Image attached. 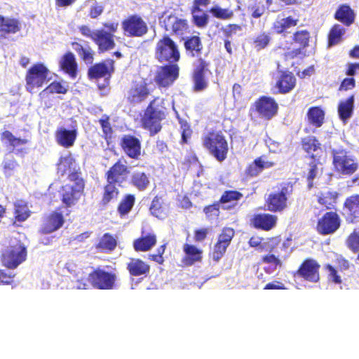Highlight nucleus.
I'll list each match as a JSON object with an SVG mask.
<instances>
[{"instance_id": "obj_8", "label": "nucleus", "mask_w": 359, "mask_h": 359, "mask_svg": "<svg viewBox=\"0 0 359 359\" xmlns=\"http://www.w3.org/2000/svg\"><path fill=\"white\" fill-rule=\"evenodd\" d=\"M69 180L73 184H66L61 187L60 198L65 207L74 205L83 194L85 181L76 172L69 175Z\"/></svg>"}, {"instance_id": "obj_15", "label": "nucleus", "mask_w": 359, "mask_h": 359, "mask_svg": "<svg viewBox=\"0 0 359 359\" xmlns=\"http://www.w3.org/2000/svg\"><path fill=\"white\" fill-rule=\"evenodd\" d=\"M320 265L316 259L306 258L293 272V276L307 282L316 283L320 280Z\"/></svg>"}, {"instance_id": "obj_12", "label": "nucleus", "mask_w": 359, "mask_h": 359, "mask_svg": "<svg viewBox=\"0 0 359 359\" xmlns=\"http://www.w3.org/2000/svg\"><path fill=\"white\" fill-rule=\"evenodd\" d=\"M160 24L165 32L177 37L182 38L189 31L188 20L175 13L164 12L160 18Z\"/></svg>"}, {"instance_id": "obj_13", "label": "nucleus", "mask_w": 359, "mask_h": 359, "mask_svg": "<svg viewBox=\"0 0 359 359\" xmlns=\"http://www.w3.org/2000/svg\"><path fill=\"white\" fill-rule=\"evenodd\" d=\"M121 28L125 36L141 38L149 32L147 22L138 14L128 15L121 21Z\"/></svg>"}, {"instance_id": "obj_22", "label": "nucleus", "mask_w": 359, "mask_h": 359, "mask_svg": "<svg viewBox=\"0 0 359 359\" xmlns=\"http://www.w3.org/2000/svg\"><path fill=\"white\" fill-rule=\"evenodd\" d=\"M211 0H193L190 8L191 21L198 28L205 27L209 22V15L202 8H206Z\"/></svg>"}, {"instance_id": "obj_57", "label": "nucleus", "mask_w": 359, "mask_h": 359, "mask_svg": "<svg viewBox=\"0 0 359 359\" xmlns=\"http://www.w3.org/2000/svg\"><path fill=\"white\" fill-rule=\"evenodd\" d=\"M242 30V27L240 25L231 23L225 27H222L221 31L224 36V39L231 40L238 32Z\"/></svg>"}, {"instance_id": "obj_47", "label": "nucleus", "mask_w": 359, "mask_h": 359, "mask_svg": "<svg viewBox=\"0 0 359 359\" xmlns=\"http://www.w3.org/2000/svg\"><path fill=\"white\" fill-rule=\"evenodd\" d=\"M116 246V239L109 233H105L100 238L95 248L103 252H111Z\"/></svg>"}, {"instance_id": "obj_56", "label": "nucleus", "mask_w": 359, "mask_h": 359, "mask_svg": "<svg viewBox=\"0 0 359 359\" xmlns=\"http://www.w3.org/2000/svg\"><path fill=\"white\" fill-rule=\"evenodd\" d=\"M1 140L9 149H13L15 147L21 144V140L15 138L9 131H5L2 133Z\"/></svg>"}, {"instance_id": "obj_51", "label": "nucleus", "mask_w": 359, "mask_h": 359, "mask_svg": "<svg viewBox=\"0 0 359 359\" xmlns=\"http://www.w3.org/2000/svg\"><path fill=\"white\" fill-rule=\"evenodd\" d=\"M261 262L264 264H271V266L269 268H265L264 271L270 273L272 271H270L271 269L273 271H275L278 267H282L283 262L278 255H276L273 253H268L264 255L261 258Z\"/></svg>"}, {"instance_id": "obj_39", "label": "nucleus", "mask_w": 359, "mask_h": 359, "mask_svg": "<svg viewBox=\"0 0 359 359\" xmlns=\"http://www.w3.org/2000/svg\"><path fill=\"white\" fill-rule=\"evenodd\" d=\"M306 118L309 125L315 128H320L325 123V112L320 106L309 108Z\"/></svg>"}, {"instance_id": "obj_25", "label": "nucleus", "mask_w": 359, "mask_h": 359, "mask_svg": "<svg viewBox=\"0 0 359 359\" xmlns=\"http://www.w3.org/2000/svg\"><path fill=\"white\" fill-rule=\"evenodd\" d=\"M297 85V79L291 72L285 70L280 71L274 87L279 94H287L294 89Z\"/></svg>"}, {"instance_id": "obj_54", "label": "nucleus", "mask_w": 359, "mask_h": 359, "mask_svg": "<svg viewBox=\"0 0 359 359\" xmlns=\"http://www.w3.org/2000/svg\"><path fill=\"white\" fill-rule=\"evenodd\" d=\"M99 123L101 126L103 133L102 137L107 141V143L111 141L113 135V129L109 122V116L104 115L100 120Z\"/></svg>"}, {"instance_id": "obj_18", "label": "nucleus", "mask_w": 359, "mask_h": 359, "mask_svg": "<svg viewBox=\"0 0 359 359\" xmlns=\"http://www.w3.org/2000/svg\"><path fill=\"white\" fill-rule=\"evenodd\" d=\"M235 232L232 228L224 227L219 234L217 241L213 246L210 257L215 263L218 262L225 255L227 248L234 236Z\"/></svg>"}, {"instance_id": "obj_23", "label": "nucleus", "mask_w": 359, "mask_h": 359, "mask_svg": "<svg viewBox=\"0 0 359 359\" xmlns=\"http://www.w3.org/2000/svg\"><path fill=\"white\" fill-rule=\"evenodd\" d=\"M342 208L343 216L348 224L359 222V194H353L346 197Z\"/></svg>"}, {"instance_id": "obj_2", "label": "nucleus", "mask_w": 359, "mask_h": 359, "mask_svg": "<svg viewBox=\"0 0 359 359\" xmlns=\"http://www.w3.org/2000/svg\"><path fill=\"white\" fill-rule=\"evenodd\" d=\"M302 150L309 160L306 180L309 188L313 187V180L318 175V166L322 164L321 160L325 158L326 152L318 139L313 135L302 137L300 140Z\"/></svg>"}, {"instance_id": "obj_17", "label": "nucleus", "mask_w": 359, "mask_h": 359, "mask_svg": "<svg viewBox=\"0 0 359 359\" xmlns=\"http://www.w3.org/2000/svg\"><path fill=\"white\" fill-rule=\"evenodd\" d=\"M341 224L339 215L336 211H327L318 219L316 229L320 235H331L338 231Z\"/></svg>"}, {"instance_id": "obj_5", "label": "nucleus", "mask_w": 359, "mask_h": 359, "mask_svg": "<svg viewBox=\"0 0 359 359\" xmlns=\"http://www.w3.org/2000/svg\"><path fill=\"white\" fill-rule=\"evenodd\" d=\"M294 191V184L290 182L278 184L265 198L266 210L273 212H282L287 208L288 199Z\"/></svg>"}, {"instance_id": "obj_48", "label": "nucleus", "mask_w": 359, "mask_h": 359, "mask_svg": "<svg viewBox=\"0 0 359 359\" xmlns=\"http://www.w3.org/2000/svg\"><path fill=\"white\" fill-rule=\"evenodd\" d=\"M346 29L339 24H334L330 28L327 35L328 46H333L338 44L345 34Z\"/></svg>"}, {"instance_id": "obj_53", "label": "nucleus", "mask_w": 359, "mask_h": 359, "mask_svg": "<svg viewBox=\"0 0 359 359\" xmlns=\"http://www.w3.org/2000/svg\"><path fill=\"white\" fill-rule=\"evenodd\" d=\"M271 41V36L269 33L263 32L258 34L252 40V45L257 50L266 48Z\"/></svg>"}, {"instance_id": "obj_28", "label": "nucleus", "mask_w": 359, "mask_h": 359, "mask_svg": "<svg viewBox=\"0 0 359 359\" xmlns=\"http://www.w3.org/2000/svg\"><path fill=\"white\" fill-rule=\"evenodd\" d=\"M65 218L62 212L53 211L44 219L42 231L45 233H50L62 226Z\"/></svg>"}, {"instance_id": "obj_60", "label": "nucleus", "mask_w": 359, "mask_h": 359, "mask_svg": "<svg viewBox=\"0 0 359 359\" xmlns=\"http://www.w3.org/2000/svg\"><path fill=\"white\" fill-rule=\"evenodd\" d=\"M220 204L219 200L215 201L211 205H208L204 207L203 212L207 217H217L220 213Z\"/></svg>"}, {"instance_id": "obj_6", "label": "nucleus", "mask_w": 359, "mask_h": 359, "mask_svg": "<svg viewBox=\"0 0 359 359\" xmlns=\"http://www.w3.org/2000/svg\"><path fill=\"white\" fill-rule=\"evenodd\" d=\"M202 144L218 162L222 163L226 159L229 144L221 130H210L203 135Z\"/></svg>"}, {"instance_id": "obj_58", "label": "nucleus", "mask_w": 359, "mask_h": 359, "mask_svg": "<svg viewBox=\"0 0 359 359\" xmlns=\"http://www.w3.org/2000/svg\"><path fill=\"white\" fill-rule=\"evenodd\" d=\"M347 246L355 253L359 251V231L354 230L348 236Z\"/></svg>"}, {"instance_id": "obj_64", "label": "nucleus", "mask_w": 359, "mask_h": 359, "mask_svg": "<svg viewBox=\"0 0 359 359\" xmlns=\"http://www.w3.org/2000/svg\"><path fill=\"white\" fill-rule=\"evenodd\" d=\"M266 4L272 12H278L286 6L283 0H266Z\"/></svg>"}, {"instance_id": "obj_61", "label": "nucleus", "mask_w": 359, "mask_h": 359, "mask_svg": "<svg viewBox=\"0 0 359 359\" xmlns=\"http://www.w3.org/2000/svg\"><path fill=\"white\" fill-rule=\"evenodd\" d=\"M165 248L166 243L161 245L157 248L156 253L148 255V259L155 262L158 264H163L164 262L163 255L165 252Z\"/></svg>"}, {"instance_id": "obj_10", "label": "nucleus", "mask_w": 359, "mask_h": 359, "mask_svg": "<svg viewBox=\"0 0 359 359\" xmlns=\"http://www.w3.org/2000/svg\"><path fill=\"white\" fill-rule=\"evenodd\" d=\"M50 73L48 68L42 62H36L32 65L27 70L25 75L27 90L32 93L47 83L50 80Z\"/></svg>"}, {"instance_id": "obj_43", "label": "nucleus", "mask_w": 359, "mask_h": 359, "mask_svg": "<svg viewBox=\"0 0 359 359\" xmlns=\"http://www.w3.org/2000/svg\"><path fill=\"white\" fill-rule=\"evenodd\" d=\"M120 191L118 185L111 182H107L103 187V192L100 201L101 207H106L111 201L115 200L119 196Z\"/></svg>"}, {"instance_id": "obj_33", "label": "nucleus", "mask_w": 359, "mask_h": 359, "mask_svg": "<svg viewBox=\"0 0 359 359\" xmlns=\"http://www.w3.org/2000/svg\"><path fill=\"white\" fill-rule=\"evenodd\" d=\"M156 236L154 233L144 234L142 231L141 236L134 240L133 246L136 252H147L156 244Z\"/></svg>"}, {"instance_id": "obj_49", "label": "nucleus", "mask_w": 359, "mask_h": 359, "mask_svg": "<svg viewBox=\"0 0 359 359\" xmlns=\"http://www.w3.org/2000/svg\"><path fill=\"white\" fill-rule=\"evenodd\" d=\"M72 46L82 60L86 63H93L94 52L90 47L86 48L78 42H72Z\"/></svg>"}, {"instance_id": "obj_41", "label": "nucleus", "mask_w": 359, "mask_h": 359, "mask_svg": "<svg viewBox=\"0 0 359 359\" xmlns=\"http://www.w3.org/2000/svg\"><path fill=\"white\" fill-rule=\"evenodd\" d=\"M241 192L236 190H226L222 194L219 202L224 210H230L237 205L238 202L243 198Z\"/></svg>"}, {"instance_id": "obj_59", "label": "nucleus", "mask_w": 359, "mask_h": 359, "mask_svg": "<svg viewBox=\"0 0 359 359\" xmlns=\"http://www.w3.org/2000/svg\"><path fill=\"white\" fill-rule=\"evenodd\" d=\"M268 243L269 246L266 250H269L270 252H274L276 250V248L280 245L282 249H287L288 248V245L285 242H282L280 236L269 238Z\"/></svg>"}, {"instance_id": "obj_19", "label": "nucleus", "mask_w": 359, "mask_h": 359, "mask_svg": "<svg viewBox=\"0 0 359 359\" xmlns=\"http://www.w3.org/2000/svg\"><path fill=\"white\" fill-rule=\"evenodd\" d=\"M130 173L129 168L122 159H118L105 172L107 182H111L121 187L126 182Z\"/></svg>"}, {"instance_id": "obj_26", "label": "nucleus", "mask_w": 359, "mask_h": 359, "mask_svg": "<svg viewBox=\"0 0 359 359\" xmlns=\"http://www.w3.org/2000/svg\"><path fill=\"white\" fill-rule=\"evenodd\" d=\"M114 61L111 59L105 62L96 63L89 67L88 70V76L90 79H98L104 77L107 75H111L114 71Z\"/></svg>"}, {"instance_id": "obj_21", "label": "nucleus", "mask_w": 359, "mask_h": 359, "mask_svg": "<svg viewBox=\"0 0 359 359\" xmlns=\"http://www.w3.org/2000/svg\"><path fill=\"white\" fill-rule=\"evenodd\" d=\"M209 63L203 58H199L198 64L194 67L191 79L193 81L192 89L194 92H201L208 86V81L205 78V73L208 72Z\"/></svg>"}, {"instance_id": "obj_30", "label": "nucleus", "mask_w": 359, "mask_h": 359, "mask_svg": "<svg viewBox=\"0 0 359 359\" xmlns=\"http://www.w3.org/2000/svg\"><path fill=\"white\" fill-rule=\"evenodd\" d=\"M334 18L346 27H350L355 20V13L353 9L346 4H341L336 10Z\"/></svg>"}, {"instance_id": "obj_63", "label": "nucleus", "mask_w": 359, "mask_h": 359, "mask_svg": "<svg viewBox=\"0 0 359 359\" xmlns=\"http://www.w3.org/2000/svg\"><path fill=\"white\" fill-rule=\"evenodd\" d=\"M103 11L104 6L102 4L95 2L90 6L88 11V16L92 19H96L102 14Z\"/></svg>"}, {"instance_id": "obj_32", "label": "nucleus", "mask_w": 359, "mask_h": 359, "mask_svg": "<svg viewBox=\"0 0 359 359\" xmlns=\"http://www.w3.org/2000/svg\"><path fill=\"white\" fill-rule=\"evenodd\" d=\"M56 142L65 148L72 147L77 137V130H67L66 128H60L55 133Z\"/></svg>"}, {"instance_id": "obj_55", "label": "nucleus", "mask_w": 359, "mask_h": 359, "mask_svg": "<svg viewBox=\"0 0 359 359\" xmlns=\"http://www.w3.org/2000/svg\"><path fill=\"white\" fill-rule=\"evenodd\" d=\"M67 92V88L64 86L59 81H53L50 83L46 88L42 91L44 95L49 94H65Z\"/></svg>"}, {"instance_id": "obj_42", "label": "nucleus", "mask_w": 359, "mask_h": 359, "mask_svg": "<svg viewBox=\"0 0 359 359\" xmlns=\"http://www.w3.org/2000/svg\"><path fill=\"white\" fill-rule=\"evenodd\" d=\"M183 250L185 253L183 262L186 265L191 266L202 260L203 250L196 248L195 245L185 243L183 245Z\"/></svg>"}, {"instance_id": "obj_35", "label": "nucleus", "mask_w": 359, "mask_h": 359, "mask_svg": "<svg viewBox=\"0 0 359 359\" xmlns=\"http://www.w3.org/2000/svg\"><path fill=\"white\" fill-rule=\"evenodd\" d=\"M184 40V47L186 53L191 57H197L202 53L203 45L201 38L198 35H192L186 38L182 37Z\"/></svg>"}, {"instance_id": "obj_3", "label": "nucleus", "mask_w": 359, "mask_h": 359, "mask_svg": "<svg viewBox=\"0 0 359 359\" xmlns=\"http://www.w3.org/2000/svg\"><path fill=\"white\" fill-rule=\"evenodd\" d=\"M168 114L165 100L158 96L154 97L144 110L140 119L142 127L148 130L151 136L159 133L162 128L161 121Z\"/></svg>"}, {"instance_id": "obj_38", "label": "nucleus", "mask_w": 359, "mask_h": 359, "mask_svg": "<svg viewBox=\"0 0 359 359\" xmlns=\"http://www.w3.org/2000/svg\"><path fill=\"white\" fill-rule=\"evenodd\" d=\"M339 194L336 191H323L317 195V201L327 210L334 209Z\"/></svg>"}, {"instance_id": "obj_50", "label": "nucleus", "mask_w": 359, "mask_h": 359, "mask_svg": "<svg viewBox=\"0 0 359 359\" xmlns=\"http://www.w3.org/2000/svg\"><path fill=\"white\" fill-rule=\"evenodd\" d=\"M210 13L215 18L222 20H228L233 18L234 11L229 8H222L217 5L212 6L209 9Z\"/></svg>"}, {"instance_id": "obj_4", "label": "nucleus", "mask_w": 359, "mask_h": 359, "mask_svg": "<svg viewBox=\"0 0 359 359\" xmlns=\"http://www.w3.org/2000/svg\"><path fill=\"white\" fill-rule=\"evenodd\" d=\"M115 269L108 271L98 266L94 269L87 278L76 280V287L79 290H86L91 285L92 287L101 290H110L116 288L117 275Z\"/></svg>"}, {"instance_id": "obj_34", "label": "nucleus", "mask_w": 359, "mask_h": 359, "mask_svg": "<svg viewBox=\"0 0 359 359\" xmlns=\"http://www.w3.org/2000/svg\"><path fill=\"white\" fill-rule=\"evenodd\" d=\"M264 156H259L256 158L245 168V174L248 177H254L260 174L264 169L269 168L275 165L272 161H264Z\"/></svg>"}, {"instance_id": "obj_16", "label": "nucleus", "mask_w": 359, "mask_h": 359, "mask_svg": "<svg viewBox=\"0 0 359 359\" xmlns=\"http://www.w3.org/2000/svg\"><path fill=\"white\" fill-rule=\"evenodd\" d=\"M155 75V82L160 88H168L173 85L180 76V67L177 63H163Z\"/></svg>"}, {"instance_id": "obj_62", "label": "nucleus", "mask_w": 359, "mask_h": 359, "mask_svg": "<svg viewBox=\"0 0 359 359\" xmlns=\"http://www.w3.org/2000/svg\"><path fill=\"white\" fill-rule=\"evenodd\" d=\"M325 269L327 271V278L330 281L335 284H341L342 283L340 276L338 274L336 269L331 264H327L325 266Z\"/></svg>"}, {"instance_id": "obj_45", "label": "nucleus", "mask_w": 359, "mask_h": 359, "mask_svg": "<svg viewBox=\"0 0 359 359\" xmlns=\"http://www.w3.org/2000/svg\"><path fill=\"white\" fill-rule=\"evenodd\" d=\"M130 184L137 190L142 191L147 189L150 184L149 176L144 172L135 171L130 177Z\"/></svg>"}, {"instance_id": "obj_46", "label": "nucleus", "mask_w": 359, "mask_h": 359, "mask_svg": "<svg viewBox=\"0 0 359 359\" xmlns=\"http://www.w3.org/2000/svg\"><path fill=\"white\" fill-rule=\"evenodd\" d=\"M135 203V196L134 194H127L124 195L117 206V212L120 217L127 215L133 208Z\"/></svg>"}, {"instance_id": "obj_36", "label": "nucleus", "mask_w": 359, "mask_h": 359, "mask_svg": "<svg viewBox=\"0 0 359 359\" xmlns=\"http://www.w3.org/2000/svg\"><path fill=\"white\" fill-rule=\"evenodd\" d=\"M299 22L298 18H294L292 15L281 19H276L272 24L271 29L274 33L285 36L289 33L288 29L294 27Z\"/></svg>"}, {"instance_id": "obj_7", "label": "nucleus", "mask_w": 359, "mask_h": 359, "mask_svg": "<svg viewBox=\"0 0 359 359\" xmlns=\"http://www.w3.org/2000/svg\"><path fill=\"white\" fill-rule=\"evenodd\" d=\"M154 55L156 60L160 63H177L181 58L179 45L168 34H163L157 41Z\"/></svg>"}, {"instance_id": "obj_1", "label": "nucleus", "mask_w": 359, "mask_h": 359, "mask_svg": "<svg viewBox=\"0 0 359 359\" xmlns=\"http://www.w3.org/2000/svg\"><path fill=\"white\" fill-rule=\"evenodd\" d=\"M103 28L92 30L88 25H81L79 30L86 37L90 38L97 46L99 53H104L112 50L116 46L115 34L118 30L119 23L117 21L104 22Z\"/></svg>"}, {"instance_id": "obj_31", "label": "nucleus", "mask_w": 359, "mask_h": 359, "mask_svg": "<svg viewBox=\"0 0 359 359\" xmlns=\"http://www.w3.org/2000/svg\"><path fill=\"white\" fill-rule=\"evenodd\" d=\"M59 65L60 69L72 79H75L77 76L78 65L75 56L72 52L69 51L65 53L61 57Z\"/></svg>"}, {"instance_id": "obj_52", "label": "nucleus", "mask_w": 359, "mask_h": 359, "mask_svg": "<svg viewBox=\"0 0 359 359\" xmlns=\"http://www.w3.org/2000/svg\"><path fill=\"white\" fill-rule=\"evenodd\" d=\"M311 35L308 30H298L292 35V41L298 44L302 48L309 46Z\"/></svg>"}, {"instance_id": "obj_11", "label": "nucleus", "mask_w": 359, "mask_h": 359, "mask_svg": "<svg viewBox=\"0 0 359 359\" xmlns=\"http://www.w3.org/2000/svg\"><path fill=\"white\" fill-rule=\"evenodd\" d=\"M151 85V81H149L147 79L133 81L127 91L128 103L135 107L145 102L153 93Z\"/></svg>"}, {"instance_id": "obj_14", "label": "nucleus", "mask_w": 359, "mask_h": 359, "mask_svg": "<svg viewBox=\"0 0 359 359\" xmlns=\"http://www.w3.org/2000/svg\"><path fill=\"white\" fill-rule=\"evenodd\" d=\"M279 109L276 100L270 96L262 95L257 98L251 107V110L265 121H270L275 117Z\"/></svg>"}, {"instance_id": "obj_9", "label": "nucleus", "mask_w": 359, "mask_h": 359, "mask_svg": "<svg viewBox=\"0 0 359 359\" xmlns=\"http://www.w3.org/2000/svg\"><path fill=\"white\" fill-rule=\"evenodd\" d=\"M332 155L334 170L337 173L351 175L358 169V163L346 149H333Z\"/></svg>"}, {"instance_id": "obj_44", "label": "nucleus", "mask_w": 359, "mask_h": 359, "mask_svg": "<svg viewBox=\"0 0 359 359\" xmlns=\"http://www.w3.org/2000/svg\"><path fill=\"white\" fill-rule=\"evenodd\" d=\"M20 22L14 19L0 15V38H5L8 34L20 30Z\"/></svg>"}, {"instance_id": "obj_37", "label": "nucleus", "mask_w": 359, "mask_h": 359, "mask_svg": "<svg viewBox=\"0 0 359 359\" xmlns=\"http://www.w3.org/2000/svg\"><path fill=\"white\" fill-rule=\"evenodd\" d=\"M149 211L151 215L161 220L165 219L169 213L168 205L163 202L162 196H159L152 199Z\"/></svg>"}, {"instance_id": "obj_27", "label": "nucleus", "mask_w": 359, "mask_h": 359, "mask_svg": "<svg viewBox=\"0 0 359 359\" xmlns=\"http://www.w3.org/2000/svg\"><path fill=\"white\" fill-rule=\"evenodd\" d=\"M22 245L20 243L8 248L2 255V262L8 268H15L22 261Z\"/></svg>"}, {"instance_id": "obj_40", "label": "nucleus", "mask_w": 359, "mask_h": 359, "mask_svg": "<svg viewBox=\"0 0 359 359\" xmlns=\"http://www.w3.org/2000/svg\"><path fill=\"white\" fill-rule=\"evenodd\" d=\"M354 95H350L346 100L340 101L338 104V115L341 121L346 122L353 114Z\"/></svg>"}, {"instance_id": "obj_20", "label": "nucleus", "mask_w": 359, "mask_h": 359, "mask_svg": "<svg viewBox=\"0 0 359 359\" xmlns=\"http://www.w3.org/2000/svg\"><path fill=\"white\" fill-rule=\"evenodd\" d=\"M119 146L128 158L140 159L142 155V144L138 137L130 134L123 135L120 139Z\"/></svg>"}, {"instance_id": "obj_24", "label": "nucleus", "mask_w": 359, "mask_h": 359, "mask_svg": "<svg viewBox=\"0 0 359 359\" xmlns=\"http://www.w3.org/2000/svg\"><path fill=\"white\" fill-rule=\"evenodd\" d=\"M278 217L271 213L255 214L251 219V225L256 229L269 231L277 225Z\"/></svg>"}, {"instance_id": "obj_29", "label": "nucleus", "mask_w": 359, "mask_h": 359, "mask_svg": "<svg viewBox=\"0 0 359 359\" xmlns=\"http://www.w3.org/2000/svg\"><path fill=\"white\" fill-rule=\"evenodd\" d=\"M126 269L132 276H147L150 272V266L140 258L130 257L126 264Z\"/></svg>"}]
</instances>
